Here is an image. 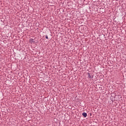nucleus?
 I'll return each mask as SVG.
<instances>
[{
    "label": "nucleus",
    "instance_id": "nucleus-1",
    "mask_svg": "<svg viewBox=\"0 0 126 126\" xmlns=\"http://www.w3.org/2000/svg\"><path fill=\"white\" fill-rule=\"evenodd\" d=\"M82 116H83L84 118H86L87 117V113L84 112L82 113Z\"/></svg>",
    "mask_w": 126,
    "mask_h": 126
},
{
    "label": "nucleus",
    "instance_id": "nucleus-2",
    "mask_svg": "<svg viewBox=\"0 0 126 126\" xmlns=\"http://www.w3.org/2000/svg\"><path fill=\"white\" fill-rule=\"evenodd\" d=\"M29 42H30V43H34V42H35V41H34V39H33L31 38V39H30V40H29Z\"/></svg>",
    "mask_w": 126,
    "mask_h": 126
},
{
    "label": "nucleus",
    "instance_id": "nucleus-3",
    "mask_svg": "<svg viewBox=\"0 0 126 126\" xmlns=\"http://www.w3.org/2000/svg\"><path fill=\"white\" fill-rule=\"evenodd\" d=\"M45 38L46 39H48V35H46Z\"/></svg>",
    "mask_w": 126,
    "mask_h": 126
}]
</instances>
